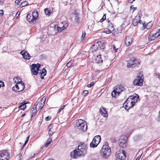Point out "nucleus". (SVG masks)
<instances>
[{
	"label": "nucleus",
	"mask_w": 160,
	"mask_h": 160,
	"mask_svg": "<svg viewBox=\"0 0 160 160\" xmlns=\"http://www.w3.org/2000/svg\"><path fill=\"white\" fill-rule=\"evenodd\" d=\"M87 149V144L84 142H81L78 145V148L71 152V157L73 159H75L77 157L83 156L86 153Z\"/></svg>",
	"instance_id": "1"
},
{
	"label": "nucleus",
	"mask_w": 160,
	"mask_h": 160,
	"mask_svg": "<svg viewBox=\"0 0 160 160\" xmlns=\"http://www.w3.org/2000/svg\"><path fill=\"white\" fill-rule=\"evenodd\" d=\"M38 12L34 11L31 13H29L27 15L26 19L29 22L35 23L38 18Z\"/></svg>",
	"instance_id": "2"
},
{
	"label": "nucleus",
	"mask_w": 160,
	"mask_h": 160,
	"mask_svg": "<svg viewBox=\"0 0 160 160\" xmlns=\"http://www.w3.org/2000/svg\"><path fill=\"white\" fill-rule=\"evenodd\" d=\"M140 63V62L138 59L134 58L132 57L128 61L127 64V66L128 68H133L138 67Z\"/></svg>",
	"instance_id": "3"
},
{
	"label": "nucleus",
	"mask_w": 160,
	"mask_h": 160,
	"mask_svg": "<svg viewBox=\"0 0 160 160\" xmlns=\"http://www.w3.org/2000/svg\"><path fill=\"white\" fill-rule=\"evenodd\" d=\"M76 125L81 131L85 132L87 129V122L84 120L78 119L76 121Z\"/></svg>",
	"instance_id": "4"
},
{
	"label": "nucleus",
	"mask_w": 160,
	"mask_h": 160,
	"mask_svg": "<svg viewBox=\"0 0 160 160\" xmlns=\"http://www.w3.org/2000/svg\"><path fill=\"white\" fill-rule=\"evenodd\" d=\"M124 90V87L122 85H118L116 86L113 90L112 92V96L113 97H116L120 93Z\"/></svg>",
	"instance_id": "5"
},
{
	"label": "nucleus",
	"mask_w": 160,
	"mask_h": 160,
	"mask_svg": "<svg viewBox=\"0 0 160 160\" xmlns=\"http://www.w3.org/2000/svg\"><path fill=\"white\" fill-rule=\"evenodd\" d=\"M111 152V148L108 145L105 144L103 145L101 150V153L104 158H106L108 157Z\"/></svg>",
	"instance_id": "6"
},
{
	"label": "nucleus",
	"mask_w": 160,
	"mask_h": 160,
	"mask_svg": "<svg viewBox=\"0 0 160 160\" xmlns=\"http://www.w3.org/2000/svg\"><path fill=\"white\" fill-rule=\"evenodd\" d=\"M103 43L101 42H98L92 46L90 50L92 52H94L98 50H101V49H103Z\"/></svg>",
	"instance_id": "7"
},
{
	"label": "nucleus",
	"mask_w": 160,
	"mask_h": 160,
	"mask_svg": "<svg viewBox=\"0 0 160 160\" xmlns=\"http://www.w3.org/2000/svg\"><path fill=\"white\" fill-rule=\"evenodd\" d=\"M135 105L134 102H133L131 101L130 98L128 97L126 100V102L123 104V107H124L126 110H128L130 108L133 107Z\"/></svg>",
	"instance_id": "8"
},
{
	"label": "nucleus",
	"mask_w": 160,
	"mask_h": 160,
	"mask_svg": "<svg viewBox=\"0 0 160 160\" xmlns=\"http://www.w3.org/2000/svg\"><path fill=\"white\" fill-rule=\"evenodd\" d=\"M101 140V137L100 135L95 136L93 138L92 142L90 143V146L91 148H95L99 143Z\"/></svg>",
	"instance_id": "9"
},
{
	"label": "nucleus",
	"mask_w": 160,
	"mask_h": 160,
	"mask_svg": "<svg viewBox=\"0 0 160 160\" xmlns=\"http://www.w3.org/2000/svg\"><path fill=\"white\" fill-rule=\"evenodd\" d=\"M24 88L25 85L23 83H16L15 85L12 87V89L16 92H20L24 89Z\"/></svg>",
	"instance_id": "10"
},
{
	"label": "nucleus",
	"mask_w": 160,
	"mask_h": 160,
	"mask_svg": "<svg viewBox=\"0 0 160 160\" xmlns=\"http://www.w3.org/2000/svg\"><path fill=\"white\" fill-rule=\"evenodd\" d=\"M126 152L123 150H120L116 153V157L120 160H125L126 159Z\"/></svg>",
	"instance_id": "11"
},
{
	"label": "nucleus",
	"mask_w": 160,
	"mask_h": 160,
	"mask_svg": "<svg viewBox=\"0 0 160 160\" xmlns=\"http://www.w3.org/2000/svg\"><path fill=\"white\" fill-rule=\"evenodd\" d=\"M10 154L7 151H2L0 152V160H8Z\"/></svg>",
	"instance_id": "12"
},
{
	"label": "nucleus",
	"mask_w": 160,
	"mask_h": 160,
	"mask_svg": "<svg viewBox=\"0 0 160 160\" xmlns=\"http://www.w3.org/2000/svg\"><path fill=\"white\" fill-rule=\"evenodd\" d=\"M143 79L141 77H138L133 82L134 86H141L143 84Z\"/></svg>",
	"instance_id": "13"
},
{
	"label": "nucleus",
	"mask_w": 160,
	"mask_h": 160,
	"mask_svg": "<svg viewBox=\"0 0 160 160\" xmlns=\"http://www.w3.org/2000/svg\"><path fill=\"white\" fill-rule=\"evenodd\" d=\"M46 98L45 97L42 98V99L41 100L40 102L39 103H37L36 105V106L38 105V110L40 112L42 108H43V106L45 104V102L46 101Z\"/></svg>",
	"instance_id": "14"
},
{
	"label": "nucleus",
	"mask_w": 160,
	"mask_h": 160,
	"mask_svg": "<svg viewBox=\"0 0 160 160\" xmlns=\"http://www.w3.org/2000/svg\"><path fill=\"white\" fill-rule=\"evenodd\" d=\"M140 18V14L138 13L134 18L132 21V24L134 26H136L138 23H140V24H141L142 22H141Z\"/></svg>",
	"instance_id": "15"
},
{
	"label": "nucleus",
	"mask_w": 160,
	"mask_h": 160,
	"mask_svg": "<svg viewBox=\"0 0 160 160\" xmlns=\"http://www.w3.org/2000/svg\"><path fill=\"white\" fill-rule=\"evenodd\" d=\"M132 40V37L131 35L127 36L124 40L125 44L127 46H129L131 43Z\"/></svg>",
	"instance_id": "16"
},
{
	"label": "nucleus",
	"mask_w": 160,
	"mask_h": 160,
	"mask_svg": "<svg viewBox=\"0 0 160 160\" xmlns=\"http://www.w3.org/2000/svg\"><path fill=\"white\" fill-rule=\"evenodd\" d=\"M20 53L22 55L23 58L26 60L30 59L31 56L28 53H27L25 50H23L20 52Z\"/></svg>",
	"instance_id": "17"
},
{
	"label": "nucleus",
	"mask_w": 160,
	"mask_h": 160,
	"mask_svg": "<svg viewBox=\"0 0 160 160\" xmlns=\"http://www.w3.org/2000/svg\"><path fill=\"white\" fill-rule=\"evenodd\" d=\"M99 112L104 117L107 118L108 116V111L105 108L103 107L101 108Z\"/></svg>",
	"instance_id": "18"
},
{
	"label": "nucleus",
	"mask_w": 160,
	"mask_h": 160,
	"mask_svg": "<svg viewBox=\"0 0 160 160\" xmlns=\"http://www.w3.org/2000/svg\"><path fill=\"white\" fill-rule=\"evenodd\" d=\"M99 53H100L98 55H97L95 58V62L97 63H101L103 62V60L101 58V56L103 54L101 52H99Z\"/></svg>",
	"instance_id": "19"
},
{
	"label": "nucleus",
	"mask_w": 160,
	"mask_h": 160,
	"mask_svg": "<svg viewBox=\"0 0 160 160\" xmlns=\"http://www.w3.org/2000/svg\"><path fill=\"white\" fill-rule=\"evenodd\" d=\"M129 97L130 98L131 101H132L133 102H134V103L135 104L139 98V96L137 94H134L132 96H130Z\"/></svg>",
	"instance_id": "20"
},
{
	"label": "nucleus",
	"mask_w": 160,
	"mask_h": 160,
	"mask_svg": "<svg viewBox=\"0 0 160 160\" xmlns=\"http://www.w3.org/2000/svg\"><path fill=\"white\" fill-rule=\"evenodd\" d=\"M33 108H31L30 111L31 118H32L33 116H35L37 113L36 105V104H34L33 105Z\"/></svg>",
	"instance_id": "21"
},
{
	"label": "nucleus",
	"mask_w": 160,
	"mask_h": 160,
	"mask_svg": "<svg viewBox=\"0 0 160 160\" xmlns=\"http://www.w3.org/2000/svg\"><path fill=\"white\" fill-rule=\"evenodd\" d=\"M53 11V9L52 8L51 9L49 8H45L44 10L45 14L46 15L49 16H50L52 14Z\"/></svg>",
	"instance_id": "22"
},
{
	"label": "nucleus",
	"mask_w": 160,
	"mask_h": 160,
	"mask_svg": "<svg viewBox=\"0 0 160 160\" xmlns=\"http://www.w3.org/2000/svg\"><path fill=\"white\" fill-rule=\"evenodd\" d=\"M54 125L51 124L49 127L48 128L49 129L48 131V134L49 136H51L53 134V132L54 130L53 129Z\"/></svg>",
	"instance_id": "23"
},
{
	"label": "nucleus",
	"mask_w": 160,
	"mask_h": 160,
	"mask_svg": "<svg viewBox=\"0 0 160 160\" xmlns=\"http://www.w3.org/2000/svg\"><path fill=\"white\" fill-rule=\"evenodd\" d=\"M28 102H22L20 103L18 108L19 109L24 110L26 107V104Z\"/></svg>",
	"instance_id": "24"
},
{
	"label": "nucleus",
	"mask_w": 160,
	"mask_h": 160,
	"mask_svg": "<svg viewBox=\"0 0 160 160\" xmlns=\"http://www.w3.org/2000/svg\"><path fill=\"white\" fill-rule=\"evenodd\" d=\"M40 67V64L38 63L37 64H33L32 65V69H36L37 71H39V68Z\"/></svg>",
	"instance_id": "25"
},
{
	"label": "nucleus",
	"mask_w": 160,
	"mask_h": 160,
	"mask_svg": "<svg viewBox=\"0 0 160 160\" xmlns=\"http://www.w3.org/2000/svg\"><path fill=\"white\" fill-rule=\"evenodd\" d=\"M40 67V64L38 63L37 64H33L32 65V69H36L37 71H39V68Z\"/></svg>",
	"instance_id": "26"
},
{
	"label": "nucleus",
	"mask_w": 160,
	"mask_h": 160,
	"mask_svg": "<svg viewBox=\"0 0 160 160\" xmlns=\"http://www.w3.org/2000/svg\"><path fill=\"white\" fill-rule=\"evenodd\" d=\"M107 27L108 29H110L112 31L114 30V29L113 25L111 22H108Z\"/></svg>",
	"instance_id": "27"
},
{
	"label": "nucleus",
	"mask_w": 160,
	"mask_h": 160,
	"mask_svg": "<svg viewBox=\"0 0 160 160\" xmlns=\"http://www.w3.org/2000/svg\"><path fill=\"white\" fill-rule=\"evenodd\" d=\"M13 80L16 83H22V80L19 77H15L14 78Z\"/></svg>",
	"instance_id": "28"
},
{
	"label": "nucleus",
	"mask_w": 160,
	"mask_h": 160,
	"mask_svg": "<svg viewBox=\"0 0 160 160\" xmlns=\"http://www.w3.org/2000/svg\"><path fill=\"white\" fill-rule=\"evenodd\" d=\"M126 141L125 140L122 139V140H119V145L122 147H124V144L126 142Z\"/></svg>",
	"instance_id": "29"
},
{
	"label": "nucleus",
	"mask_w": 160,
	"mask_h": 160,
	"mask_svg": "<svg viewBox=\"0 0 160 160\" xmlns=\"http://www.w3.org/2000/svg\"><path fill=\"white\" fill-rule=\"evenodd\" d=\"M153 35L156 38H158L160 35V28L158 29V31Z\"/></svg>",
	"instance_id": "30"
},
{
	"label": "nucleus",
	"mask_w": 160,
	"mask_h": 160,
	"mask_svg": "<svg viewBox=\"0 0 160 160\" xmlns=\"http://www.w3.org/2000/svg\"><path fill=\"white\" fill-rule=\"evenodd\" d=\"M156 39V38L154 37L153 34L152 35H149L148 37V40L149 41H151L152 40H154Z\"/></svg>",
	"instance_id": "31"
},
{
	"label": "nucleus",
	"mask_w": 160,
	"mask_h": 160,
	"mask_svg": "<svg viewBox=\"0 0 160 160\" xmlns=\"http://www.w3.org/2000/svg\"><path fill=\"white\" fill-rule=\"evenodd\" d=\"M28 4V2L26 1H23L21 4L20 6L21 7H25Z\"/></svg>",
	"instance_id": "32"
},
{
	"label": "nucleus",
	"mask_w": 160,
	"mask_h": 160,
	"mask_svg": "<svg viewBox=\"0 0 160 160\" xmlns=\"http://www.w3.org/2000/svg\"><path fill=\"white\" fill-rule=\"evenodd\" d=\"M152 24V23L151 22H149L146 24V28L148 29H150L151 27Z\"/></svg>",
	"instance_id": "33"
},
{
	"label": "nucleus",
	"mask_w": 160,
	"mask_h": 160,
	"mask_svg": "<svg viewBox=\"0 0 160 160\" xmlns=\"http://www.w3.org/2000/svg\"><path fill=\"white\" fill-rule=\"evenodd\" d=\"M46 73H47L46 70L44 69H43L41 71V76H45L46 75Z\"/></svg>",
	"instance_id": "34"
},
{
	"label": "nucleus",
	"mask_w": 160,
	"mask_h": 160,
	"mask_svg": "<svg viewBox=\"0 0 160 160\" xmlns=\"http://www.w3.org/2000/svg\"><path fill=\"white\" fill-rule=\"evenodd\" d=\"M38 71L37 70L35 69H32V72L33 75H37L38 74Z\"/></svg>",
	"instance_id": "35"
},
{
	"label": "nucleus",
	"mask_w": 160,
	"mask_h": 160,
	"mask_svg": "<svg viewBox=\"0 0 160 160\" xmlns=\"http://www.w3.org/2000/svg\"><path fill=\"white\" fill-rule=\"evenodd\" d=\"M65 28V27L64 26H63L62 27H57V30L58 31L60 32L62 31Z\"/></svg>",
	"instance_id": "36"
},
{
	"label": "nucleus",
	"mask_w": 160,
	"mask_h": 160,
	"mask_svg": "<svg viewBox=\"0 0 160 160\" xmlns=\"http://www.w3.org/2000/svg\"><path fill=\"white\" fill-rule=\"evenodd\" d=\"M106 19V14H104L102 18L100 20V22H102L104 21Z\"/></svg>",
	"instance_id": "37"
},
{
	"label": "nucleus",
	"mask_w": 160,
	"mask_h": 160,
	"mask_svg": "<svg viewBox=\"0 0 160 160\" xmlns=\"http://www.w3.org/2000/svg\"><path fill=\"white\" fill-rule=\"evenodd\" d=\"M86 35V32L85 31H82V34L81 36V39L82 40H83Z\"/></svg>",
	"instance_id": "38"
},
{
	"label": "nucleus",
	"mask_w": 160,
	"mask_h": 160,
	"mask_svg": "<svg viewBox=\"0 0 160 160\" xmlns=\"http://www.w3.org/2000/svg\"><path fill=\"white\" fill-rule=\"evenodd\" d=\"M72 61L71 60L67 63L66 66L68 68H69L72 66Z\"/></svg>",
	"instance_id": "39"
},
{
	"label": "nucleus",
	"mask_w": 160,
	"mask_h": 160,
	"mask_svg": "<svg viewBox=\"0 0 160 160\" xmlns=\"http://www.w3.org/2000/svg\"><path fill=\"white\" fill-rule=\"evenodd\" d=\"M94 84V82H91L89 84H88L87 85V87L88 88H91L93 86Z\"/></svg>",
	"instance_id": "40"
},
{
	"label": "nucleus",
	"mask_w": 160,
	"mask_h": 160,
	"mask_svg": "<svg viewBox=\"0 0 160 160\" xmlns=\"http://www.w3.org/2000/svg\"><path fill=\"white\" fill-rule=\"evenodd\" d=\"M88 91L87 90H84L83 91L82 94L84 96H86L88 94Z\"/></svg>",
	"instance_id": "41"
},
{
	"label": "nucleus",
	"mask_w": 160,
	"mask_h": 160,
	"mask_svg": "<svg viewBox=\"0 0 160 160\" xmlns=\"http://www.w3.org/2000/svg\"><path fill=\"white\" fill-rule=\"evenodd\" d=\"M65 106L66 105H64L62 106V107L60 108L58 110V113H60L62 110H63L64 108H65Z\"/></svg>",
	"instance_id": "42"
},
{
	"label": "nucleus",
	"mask_w": 160,
	"mask_h": 160,
	"mask_svg": "<svg viewBox=\"0 0 160 160\" xmlns=\"http://www.w3.org/2000/svg\"><path fill=\"white\" fill-rule=\"evenodd\" d=\"M119 48V47H116L115 45H113V48L116 52H117L118 51V50Z\"/></svg>",
	"instance_id": "43"
},
{
	"label": "nucleus",
	"mask_w": 160,
	"mask_h": 160,
	"mask_svg": "<svg viewBox=\"0 0 160 160\" xmlns=\"http://www.w3.org/2000/svg\"><path fill=\"white\" fill-rule=\"evenodd\" d=\"M108 30H106V31H104L103 32L107 34H109V33H111V31H112V30L110 29H108Z\"/></svg>",
	"instance_id": "44"
},
{
	"label": "nucleus",
	"mask_w": 160,
	"mask_h": 160,
	"mask_svg": "<svg viewBox=\"0 0 160 160\" xmlns=\"http://www.w3.org/2000/svg\"><path fill=\"white\" fill-rule=\"evenodd\" d=\"M52 140V138H49L47 140V142L50 144L51 143Z\"/></svg>",
	"instance_id": "45"
},
{
	"label": "nucleus",
	"mask_w": 160,
	"mask_h": 160,
	"mask_svg": "<svg viewBox=\"0 0 160 160\" xmlns=\"http://www.w3.org/2000/svg\"><path fill=\"white\" fill-rule=\"evenodd\" d=\"M51 119V117L48 116L45 118V120L46 121H49Z\"/></svg>",
	"instance_id": "46"
},
{
	"label": "nucleus",
	"mask_w": 160,
	"mask_h": 160,
	"mask_svg": "<svg viewBox=\"0 0 160 160\" xmlns=\"http://www.w3.org/2000/svg\"><path fill=\"white\" fill-rule=\"evenodd\" d=\"M28 139H26L25 141V142L24 143V144H23V146H22V148H21V150H22V149H23V148L25 146V145L26 144V143H27L28 142Z\"/></svg>",
	"instance_id": "47"
},
{
	"label": "nucleus",
	"mask_w": 160,
	"mask_h": 160,
	"mask_svg": "<svg viewBox=\"0 0 160 160\" xmlns=\"http://www.w3.org/2000/svg\"><path fill=\"white\" fill-rule=\"evenodd\" d=\"M3 15V11L2 10H0V16H2Z\"/></svg>",
	"instance_id": "48"
},
{
	"label": "nucleus",
	"mask_w": 160,
	"mask_h": 160,
	"mask_svg": "<svg viewBox=\"0 0 160 160\" xmlns=\"http://www.w3.org/2000/svg\"><path fill=\"white\" fill-rule=\"evenodd\" d=\"M133 6H131L130 7V8L132 10V12H133L134 10L136 9V8H134L133 7Z\"/></svg>",
	"instance_id": "49"
},
{
	"label": "nucleus",
	"mask_w": 160,
	"mask_h": 160,
	"mask_svg": "<svg viewBox=\"0 0 160 160\" xmlns=\"http://www.w3.org/2000/svg\"><path fill=\"white\" fill-rule=\"evenodd\" d=\"M141 156H142V155L138 156L136 160H139L141 157Z\"/></svg>",
	"instance_id": "50"
},
{
	"label": "nucleus",
	"mask_w": 160,
	"mask_h": 160,
	"mask_svg": "<svg viewBox=\"0 0 160 160\" xmlns=\"http://www.w3.org/2000/svg\"><path fill=\"white\" fill-rule=\"evenodd\" d=\"M142 24H143V29H145V28H146V23H142Z\"/></svg>",
	"instance_id": "51"
},
{
	"label": "nucleus",
	"mask_w": 160,
	"mask_h": 160,
	"mask_svg": "<svg viewBox=\"0 0 160 160\" xmlns=\"http://www.w3.org/2000/svg\"><path fill=\"white\" fill-rule=\"evenodd\" d=\"M158 121L160 120V110H159V116H158Z\"/></svg>",
	"instance_id": "52"
},
{
	"label": "nucleus",
	"mask_w": 160,
	"mask_h": 160,
	"mask_svg": "<svg viewBox=\"0 0 160 160\" xmlns=\"http://www.w3.org/2000/svg\"><path fill=\"white\" fill-rule=\"evenodd\" d=\"M135 0H129V2L130 3H132Z\"/></svg>",
	"instance_id": "53"
},
{
	"label": "nucleus",
	"mask_w": 160,
	"mask_h": 160,
	"mask_svg": "<svg viewBox=\"0 0 160 160\" xmlns=\"http://www.w3.org/2000/svg\"><path fill=\"white\" fill-rule=\"evenodd\" d=\"M49 144L48 143H47V142L46 143V144L45 145V147H47L48 146Z\"/></svg>",
	"instance_id": "54"
},
{
	"label": "nucleus",
	"mask_w": 160,
	"mask_h": 160,
	"mask_svg": "<svg viewBox=\"0 0 160 160\" xmlns=\"http://www.w3.org/2000/svg\"><path fill=\"white\" fill-rule=\"evenodd\" d=\"M107 21L108 22V23L109 22H110V20L109 19V18H108L107 19Z\"/></svg>",
	"instance_id": "55"
},
{
	"label": "nucleus",
	"mask_w": 160,
	"mask_h": 160,
	"mask_svg": "<svg viewBox=\"0 0 160 160\" xmlns=\"http://www.w3.org/2000/svg\"><path fill=\"white\" fill-rule=\"evenodd\" d=\"M41 76V78L42 79H43L44 78L43 77V76Z\"/></svg>",
	"instance_id": "56"
},
{
	"label": "nucleus",
	"mask_w": 160,
	"mask_h": 160,
	"mask_svg": "<svg viewBox=\"0 0 160 160\" xmlns=\"http://www.w3.org/2000/svg\"><path fill=\"white\" fill-rule=\"evenodd\" d=\"M18 12H18L17 13L16 15V17H18V16L17 14H18Z\"/></svg>",
	"instance_id": "57"
},
{
	"label": "nucleus",
	"mask_w": 160,
	"mask_h": 160,
	"mask_svg": "<svg viewBox=\"0 0 160 160\" xmlns=\"http://www.w3.org/2000/svg\"><path fill=\"white\" fill-rule=\"evenodd\" d=\"M29 138V136H28L27 137L26 139H28H28Z\"/></svg>",
	"instance_id": "58"
},
{
	"label": "nucleus",
	"mask_w": 160,
	"mask_h": 160,
	"mask_svg": "<svg viewBox=\"0 0 160 160\" xmlns=\"http://www.w3.org/2000/svg\"><path fill=\"white\" fill-rule=\"evenodd\" d=\"M25 114L24 113V114H22V117H23V116H25Z\"/></svg>",
	"instance_id": "59"
},
{
	"label": "nucleus",
	"mask_w": 160,
	"mask_h": 160,
	"mask_svg": "<svg viewBox=\"0 0 160 160\" xmlns=\"http://www.w3.org/2000/svg\"><path fill=\"white\" fill-rule=\"evenodd\" d=\"M158 78L160 79V74H158Z\"/></svg>",
	"instance_id": "60"
},
{
	"label": "nucleus",
	"mask_w": 160,
	"mask_h": 160,
	"mask_svg": "<svg viewBox=\"0 0 160 160\" xmlns=\"http://www.w3.org/2000/svg\"><path fill=\"white\" fill-rule=\"evenodd\" d=\"M53 160V159H49V160Z\"/></svg>",
	"instance_id": "61"
}]
</instances>
